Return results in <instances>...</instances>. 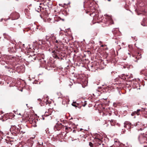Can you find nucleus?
Wrapping results in <instances>:
<instances>
[{
    "label": "nucleus",
    "mask_w": 147,
    "mask_h": 147,
    "mask_svg": "<svg viewBox=\"0 0 147 147\" xmlns=\"http://www.w3.org/2000/svg\"><path fill=\"white\" fill-rule=\"evenodd\" d=\"M20 17L19 14L18 13L14 12L12 13L10 16V18L12 20L18 19Z\"/></svg>",
    "instance_id": "39448f33"
},
{
    "label": "nucleus",
    "mask_w": 147,
    "mask_h": 147,
    "mask_svg": "<svg viewBox=\"0 0 147 147\" xmlns=\"http://www.w3.org/2000/svg\"><path fill=\"white\" fill-rule=\"evenodd\" d=\"M111 124L112 126H114L116 122V121L115 120L112 119L110 121Z\"/></svg>",
    "instance_id": "6ab92c4d"
},
{
    "label": "nucleus",
    "mask_w": 147,
    "mask_h": 147,
    "mask_svg": "<svg viewBox=\"0 0 147 147\" xmlns=\"http://www.w3.org/2000/svg\"><path fill=\"white\" fill-rule=\"evenodd\" d=\"M46 115H49H49H47V114H46Z\"/></svg>",
    "instance_id": "a18cd8bd"
},
{
    "label": "nucleus",
    "mask_w": 147,
    "mask_h": 147,
    "mask_svg": "<svg viewBox=\"0 0 147 147\" xmlns=\"http://www.w3.org/2000/svg\"><path fill=\"white\" fill-rule=\"evenodd\" d=\"M61 59H63L62 57L61 58Z\"/></svg>",
    "instance_id": "603ef678"
},
{
    "label": "nucleus",
    "mask_w": 147,
    "mask_h": 147,
    "mask_svg": "<svg viewBox=\"0 0 147 147\" xmlns=\"http://www.w3.org/2000/svg\"><path fill=\"white\" fill-rule=\"evenodd\" d=\"M78 104L76 103V102H73V103L72 104V105L75 107H77V105H78Z\"/></svg>",
    "instance_id": "b1692460"
},
{
    "label": "nucleus",
    "mask_w": 147,
    "mask_h": 147,
    "mask_svg": "<svg viewBox=\"0 0 147 147\" xmlns=\"http://www.w3.org/2000/svg\"><path fill=\"white\" fill-rule=\"evenodd\" d=\"M50 38L51 41H52L53 42H54L56 39V37L53 34H51Z\"/></svg>",
    "instance_id": "f3484780"
},
{
    "label": "nucleus",
    "mask_w": 147,
    "mask_h": 147,
    "mask_svg": "<svg viewBox=\"0 0 147 147\" xmlns=\"http://www.w3.org/2000/svg\"><path fill=\"white\" fill-rule=\"evenodd\" d=\"M55 127L58 128H57L58 130H59V127L61 128H64L65 127V131L67 132L71 131L72 130V129L69 127H68L65 124H64L63 125H62L61 123H57Z\"/></svg>",
    "instance_id": "f257e3e1"
},
{
    "label": "nucleus",
    "mask_w": 147,
    "mask_h": 147,
    "mask_svg": "<svg viewBox=\"0 0 147 147\" xmlns=\"http://www.w3.org/2000/svg\"><path fill=\"white\" fill-rule=\"evenodd\" d=\"M139 140L141 144L147 143V138L143 136L139 137Z\"/></svg>",
    "instance_id": "423d86ee"
},
{
    "label": "nucleus",
    "mask_w": 147,
    "mask_h": 147,
    "mask_svg": "<svg viewBox=\"0 0 147 147\" xmlns=\"http://www.w3.org/2000/svg\"><path fill=\"white\" fill-rule=\"evenodd\" d=\"M107 1H111V0H107Z\"/></svg>",
    "instance_id": "37998d69"
},
{
    "label": "nucleus",
    "mask_w": 147,
    "mask_h": 147,
    "mask_svg": "<svg viewBox=\"0 0 147 147\" xmlns=\"http://www.w3.org/2000/svg\"><path fill=\"white\" fill-rule=\"evenodd\" d=\"M144 70H142V71H141V73L142 74H144Z\"/></svg>",
    "instance_id": "72a5a7b5"
},
{
    "label": "nucleus",
    "mask_w": 147,
    "mask_h": 147,
    "mask_svg": "<svg viewBox=\"0 0 147 147\" xmlns=\"http://www.w3.org/2000/svg\"><path fill=\"white\" fill-rule=\"evenodd\" d=\"M42 119H43V120H44L45 119V117H44V116H42Z\"/></svg>",
    "instance_id": "4c0bfd02"
},
{
    "label": "nucleus",
    "mask_w": 147,
    "mask_h": 147,
    "mask_svg": "<svg viewBox=\"0 0 147 147\" xmlns=\"http://www.w3.org/2000/svg\"><path fill=\"white\" fill-rule=\"evenodd\" d=\"M45 63V61L44 60H43V63Z\"/></svg>",
    "instance_id": "a19ab883"
},
{
    "label": "nucleus",
    "mask_w": 147,
    "mask_h": 147,
    "mask_svg": "<svg viewBox=\"0 0 147 147\" xmlns=\"http://www.w3.org/2000/svg\"><path fill=\"white\" fill-rule=\"evenodd\" d=\"M33 60H31L32 61H34V60H39L40 62L41 63H42V60H43V59H40L39 58H38L36 56L35 57H34L33 58Z\"/></svg>",
    "instance_id": "2eb2a0df"
},
{
    "label": "nucleus",
    "mask_w": 147,
    "mask_h": 147,
    "mask_svg": "<svg viewBox=\"0 0 147 147\" xmlns=\"http://www.w3.org/2000/svg\"><path fill=\"white\" fill-rule=\"evenodd\" d=\"M50 36H48L47 35L46 36V40L48 42H49V43H50V42H51V39H50Z\"/></svg>",
    "instance_id": "5701e85b"
},
{
    "label": "nucleus",
    "mask_w": 147,
    "mask_h": 147,
    "mask_svg": "<svg viewBox=\"0 0 147 147\" xmlns=\"http://www.w3.org/2000/svg\"><path fill=\"white\" fill-rule=\"evenodd\" d=\"M10 130L12 134L16 135L18 134H19L20 132V129L17 128L15 125H11Z\"/></svg>",
    "instance_id": "7ed1b4c3"
},
{
    "label": "nucleus",
    "mask_w": 147,
    "mask_h": 147,
    "mask_svg": "<svg viewBox=\"0 0 147 147\" xmlns=\"http://www.w3.org/2000/svg\"><path fill=\"white\" fill-rule=\"evenodd\" d=\"M16 25H18V26H20V24H19L18 22H16Z\"/></svg>",
    "instance_id": "c9c22d12"
},
{
    "label": "nucleus",
    "mask_w": 147,
    "mask_h": 147,
    "mask_svg": "<svg viewBox=\"0 0 147 147\" xmlns=\"http://www.w3.org/2000/svg\"><path fill=\"white\" fill-rule=\"evenodd\" d=\"M119 145V142L116 141L114 143V144L111 146L108 147H118Z\"/></svg>",
    "instance_id": "dca6fc26"
},
{
    "label": "nucleus",
    "mask_w": 147,
    "mask_h": 147,
    "mask_svg": "<svg viewBox=\"0 0 147 147\" xmlns=\"http://www.w3.org/2000/svg\"><path fill=\"white\" fill-rule=\"evenodd\" d=\"M102 139V137L99 134H97L95 139V144L96 146L100 145L102 143V141L101 140Z\"/></svg>",
    "instance_id": "20e7f679"
},
{
    "label": "nucleus",
    "mask_w": 147,
    "mask_h": 147,
    "mask_svg": "<svg viewBox=\"0 0 147 147\" xmlns=\"http://www.w3.org/2000/svg\"><path fill=\"white\" fill-rule=\"evenodd\" d=\"M94 19L96 20H98V22H100L102 20V17L100 16H99L98 14H96L94 16Z\"/></svg>",
    "instance_id": "9d476101"
},
{
    "label": "nucleus",
    "mask_w": 147,
    "mask_h": 147,
    "mask_svg": "<svg viewBox=\"0 0 147 147\" xmlns=\"http://www.w3.org/2000/svg\"><path fill=\"white\" fill-rule=\"evenodd\" d=\"M142 111V109H138L136 111H135L132 112L131 114V115L132 116H134L136 115H138L140 114V112Z\"/></svg>",
    "instance_id": "ddd939ff"
},
{
    "label": "nucleus",
    "mask_w": 147,
    "mask_h": 147,
    "mask_svg": "<svg viewBox=\"0 0 147 147\" xmlns=\"http://www.w3.org/2000/svg\"><path fill=\"white\" fill-rule=\"evenodd\" d=\"M40 42H38L39 44L40 45H41L42 44H44V42L43 41H41L40 40H39Z\"/></svg>",
    "instance_id": "bb28decb"
},
{
    "label": "nucleus",
    "mask_w": 147,
    "mask_h": 147,
    "mask_svg": "<svg viewBox=\"0 0 147 147\" xmlns=\"http://www.w3.org/2000/svg\"><path fill=\"white\" fill-rule=\"evenodd\" d=\"M39 7H40V8H41V7L40 6H39Z\"/></svg>",
    "instance_id": "de8ad7c7"
},
{
    "label": "nucleus",
    "mask_w": 147,
    "mask_h": 147,
    "mask_svg": "<svg viewBox=\"0 0 147 147\" xmlns=\"http://www.w3.org/2000/svg\"><path fill=\"white\" fill-rule=\"evenodd\" d=\"M64 36H65L64 35H59V42L60 44L62 42H65L66 40L65 39Z\"/></svg>",
    "instance_id": "1a4fd4ad"
},
{
    "label": "nucleus",
    "mask_w": 147,
    "mask_h": 147,
    "mask_svg": "<svg viewBox=\"0 0 147 147\" xmlns=\"http://www.w3.org/2000/svg\"><path fill=\"white\" fill-rule=\"evenodd\" d=\"M65 57V56L64 55L63 56V57Z\"/></svg>",
    "instance_id": "8fccbe9b"
},
{
    "label": "nucleus",
    "mask_w": 147,
    "mask_h": 147,
    "mask_svg": "<svg viewBox=\"0 0 147 147\" xmlns=\"http://www.w3.org/2000/svg\"><path fill=\"white\" fill-rule=\"evenodd\" d=\"M57 48L55 49V50L53 51L52 53H53V56L55 58L59 59V56H62V55L61 54L62 53L61 52V49L60 48H58V47L57 46Z\"/></svg>",
    "instance_id": "f03ea898"
},
{
    "label": "nucleus",
    "mask_w": 147,
    "mask_h": 147,
    "mask_svg": "<svg viewBox=\"0 0 147 147\" xmlns=\"http://www.w3.org/2000/svg\"><path fill=\"white\" fill-rule=\"evenodd\" d=\"M69 101V100L68 99H64L62 103L64 104H65V103L66 104H67Z\"/></svg>",
    "instance_id": "aec40b11"
},
{
    "label": "nucleus",
    "mask_w": 147,
    "mask_h": 147,
    "mask_svg": "<svg viewBox=\"0 0 147 147\" xmlns=\"http://www.w3.org/2000/svg\"><path fill=\"white\" fill-rule=\"evenodd\" d=\"M3 111H0V114H3Z\"/></svg>",
    "instance_id": "e433bc0d"
},
{
    "label": "nucleus",
    "mask_w": 147,
    "mask_h": 147,
    "mask_svg": "<svg viewBox=\"0 0 147 147\" xmlns=\"http://www.w3.org/2000/svg\"><path fill=\"white\" fill-rule=\"evenodd\" d=\"M123 68H124V69L126 68H129L128 66L127 65H123Z\"/></svg>",
    "instance_id": "c756f323"
},
{
    "label": "nucleus",
    "mask_w": 147,
    "mask_h": 147,
    "mask_svg": "<svg viewBox=\"0 0 147 147\" xmlns=\"http://www.w3.org/2000/svg\"><path fill=\"white\" fill-rule=\"evenodd\" d=\"M142 54L141 53H140L139 52H138L137 53V56H136V59H137L136 60H134L135 62H137V60L138 59H140L142 57Z\"/></svg>",
    "instance_id": "4468645a"
},
{
    "label": "nucleus",
    "mask_w": 147,
    "mask_h": 147,
    "mask_svg": "<svg viewBox=\"0 0 147 147\" xmlns=\"http://www.w3.org/2000/svg\"><path fill=\"white\" fill-rule=\"evenodd\" d=\"M126 77H125V79H126V78H127V79H128V78H130V76H129L128 77V75H126Z\"/></svg>",
    "instance_id": "2f4dec72"
},
{
    "label": "nucleus",
    "mask_w": 147,
    "mask_h": 147,
    "mask_svg": "<svg viewBox=\"0 0 147 147\" xmlns=\"http://www.w3.org/2000/svg\"><path fill=\"white\" fill-rule=\"evenodd\" d=\"M26 131V130L25 129H22L21 131L20 130V134H23L25 133Z\"/></svg>",
    "instance_id": "393cba45"
},
{
    "label": "nucleus",
    "mask_w": 147,
    "mask_h": 147,
    "mask_svg": "<svg viewBox=\"0 0 147 147\" xmlns=\"http://www.w3.org/2000/svg\"><path fill=\"white\" fill-rule=\"evenodd\" d=\"M124 127L127 129H130L131 128H133V125L131 123L128 121H126L124 123Z\"/></svg>",
    "instance_id": "0eeeda50"
},
{
    "label": "nucleus",
    "mask_w": 147,
    "mask_h": 147,
    "mask_svg": "<svg viewBox=\"0 0 147 147\" xmlns=\"http://www.w3.org/2000/svg\"><path fill=\"white\" fill-rule=\"evenodd\" d=\"M107 24H113V22L111 18L110 17H108L107 18Z\"/></svg>",
    "instance_id": "9b49d317"
},
{
    "label": "nucleus",
    "mask_w": 147,
    "mask_h": 147,
    "mask_svg": "<svg viewBox=\"0 0 147 147\" xmlns=\"http://www.w3.org/2000/svg\"><path fill=\"white\" fill-rule=\"evenodd\" d=\"M109 115H111V113H109Z\"/></svg>",
    "instance_id": "ea45409f"
},
{
    "label": "nucleus",
    "mask_w": 147,
    "mask_h": 147,
    "mask_svg": "<svg viewBox=\"0 0 147 147\" xmlns=\"http://www.w3.org/2000/svg\"><path fill=\"white\" fill-rule=\"evenodd\" d=\"M55 42L56 43H59V39L58 40H55Z\"/></svg>",
    "instance_id": "7c9ffc66"
},
{
    "label": "nucleus",
    "mask_w": 147,
    "mask_h": 147,
    "mask_svg": "<svg viewBox=\"0 0 147 147\" xmlns=\"http://www.w3.org/2000/svg\"><path fill=\"white\" fill-rule=\"evenodd\" d=\"M3 135V132L0 131V136Z\"/></svg>",
    "instance_id": "f704fd0d"
},
{
    "label": "nucleus",
    "mask_w": 147,
    "mask_h": 147,
    "mask_svg": "<svg viewBox=\"0 0 147 147\" xmlns=\"http://www.w3.org/2000/svg\"><path fill=\"white\" fill-rule=\"evenodd\" d=\"M108 49V48H106V49Z\"/></svg>",
    "instance_id": "c03bdc74"
},
{
    "label": "nucleus",
    "mask_w": 147,
    "mask_h": 147,
    "mask_svg": "<svg viewBox=\"0 0 147 147\" xmlns=\"http://www.w3.org/2000/svg\"><path fill=\"white\" fill-rule=\"evenodd\" d=\"M14 24V25H16V24Z\"/></svg>",
    "instance_id": "09e8293b"
},
{
    "label": "nucleus",
    "mask_w": 147,
    "mask_h": 147,
    "mask_svg": "<svg viewBox=\"0 0 147 147\" xmlns=\"http://www.w3.org/2000/svg\"><path fill=\"white\" fill-rule=\"evenodd\" d=\"M41 4H42V3H40V5H41Z\"/></svg>",
    "instance_id": "49530a36"
},
{
    "label": "nucleus",
    "mask_w": 147,
    "mask_h": 147,
    "mask_svg": "<svg viewBox=\"0 0 147 147\" xmlns=\"http://www.w3.org/2000/svg\"><path fill=\"white\" fill-rule=\"evenodd\" d=\"M132 53H131V54L133 57H134V55L136 53V49L135 48H134L132 50Z\"/></svg>",
    "instance_id": "412c9836"
},
{
    "label": "nucleus",
    "mask_w": 147,
    "mask_h": 147,
    "mask_svg": "<svg viewBox=\"0 0 147 147\" xmlns=\"http://www.w3.org/2000/svg\"><path fill=\"white\" fill-rule=\"evenodd\" d=\"M129 48L128 50L130 53H128L130 55L131 53H132V50H133L134 48L132 46L130 45H129Z\"/></svg>",
    "instance_id": "a211bd4d"
},
{
    "label": "nucleus",
    "mask_w": 147,
    "mask_h": 147,
    "mask_svg": "<svg viewBox=\"0 0 147 147\" xmlns=\"http://www.w3.org/2000/svg\"><path fill=\"white\" fill-rule=\"evenodd\" d=\"M89 145L90 147H92L93 146V144L91 142H90L89 143Z\"/></svg>",
    "instance_id": "c85d7f7f"
},
{
    "label": "nucleus",
    "mask_w": 147,
    "mask_h": 147,
    "mask_svg": "<svg viewBox=\"0 0 147 147\" xmlns=\"http://www.w3.org/2000/svg\"><path fill=\"white\" fill-rule=\"evenodd\" d=\"M141 24H142V25L143 26H145V25H143V24H142V23H141Z\"/></svg>",
    "instance_id": "79ce46f5"
},
{
    "label": "nucleus",
    "mask_w": 147,
    "mask_h": 147,
    "mask_svg": "<svg viewBox=\"0 0 147 147\" xmlns=\"http://www.w3.org/2000/svg\"><path fill=\"white\" fill-rule=\"evenodd\" d=\"M8 51L11 53H15L17 51L16 49L14 46V47H10L8 49Z\"/></svg>",
    "instance_id": "f8f14e48"
},
{
    "label": "nucleus",
    "mask_w": 147,
    "mask_h": 147,
    "mask_svg": "<svg viewBox=\"0 0 147 147\" xmlns=\"http://www.w3.org/2000/svg\"><path fill=\"white\" fill-rule=\"evenodd\" d=\"M135 45L136 46V47H137L138 49H140V48L139 47H138L137 46H136L137 43H135Z\"/></svg>",
    "instance_id": "473e14b6"
},
{
    "label": "nucleus",
    "mask_w": 147,
    "mask_h": 147,
    "mask_svg": "<svg viewBox=\"0 0 147 147\" xmlns=\"http://www.w3.org/2000/svg\"><path fill=\"white\" fill-rule=\"evenodd\" d=\"M38 100L39 101H40L41 100L40 99H38Z\"/></svg>",
    "instance_id": "58836bf2"
},
{
    "label": "nucleus",
    "mask_w": 147,
    "mask_h": 147,
    "mask_svg": "<svg viewBox=\"0 0 147 147\" xmlns=\"http://www.w3.org/2000/svg\"><path fill=\"white\" fill-rule=\"evenodd\" d=\"M69 3L67 4L64 3L63 5H62V6L63 7H64L66 8H67V7H66V6H67V7L68 6V5H69Z\"/></svg>",
    "instance_id": "a878e982"
},
{
    "label": "nucleus",
    "mask_w": 147,
    "mask_h": 147,
    "mask_svg": "<svg viewBox=\"0 0 147 147\" xmlns=\"http://www.w3.org/2000/svg\"><path fill=\"white\" fill-rule=\"evenodd\" d=\"M145 109H144V111H145Z\"/></svg>",
    "instance_id": "3c124183"
},
{
    "label": "nucleus",
    "mask_w": 147,
    "mask_h": 147,
    "mask_svg": "<svg viewBox=\"0 0 147 147\" xmlns=\"http://www.w3.org/2000/svg\"><path fill=\"white\" fill-rule=\"evenodd\" d=\"M120 104V103L119 102H114L113 103V106L116 107H117V105H119Z\"/></svg>",
    "instance_id": "4be33fe9"
},
{
    "label": "nucleus",
    "mask_w": 147,
    "mask_h": 147,
    "mask_svg": "<svg viewBox=\"0 0 147 147\" xmlns=\"http://www.w3.org/2000/svg\"><path fill=\"white\" fill-rule=\"evenodd\" d=\"M28 120L30 123L34 124L33 125L35 126H36V124L37 123V122H38V120L36 119H35L33 116L31 117L30 118H29Z\"/></svg>",
    "instance_id": "6e6552de"
},
{
    "label": "nucleus",
    "mask_w": 147,
    "mask_h": 147,
    "mask_svg": "<svg viewBox=\"0 0 147 147\" xmlns=\"http://www.w3.org/2000/svg\"><path fill=\"white\" fill-rule=\"evenodd\" d=\"M84 103L82 105L83 107H85L86 105L87 104V103H86L87 101H84Z\"/></svg>",
    "instance_id": "cd10ccee"
}]
</instances>
